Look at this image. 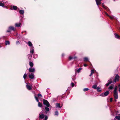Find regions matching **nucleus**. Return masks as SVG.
<instances>
[{"instance_id":"obj_6","label":"nucleus","mask_w":120,"mask_h":120,"mask_svg":"<svg viewBox=\"0 0 120 120\" xmlns=\"http://www.w3.org/2000/svg\"><path fill=\"white\" fill-rule=\"evenodd\" d=\"M105 14L108 16L111 19H116V17H114V16H110L108 15V14H107V13L105 12Z\"/></svg>"},{"instance_id":"obj_2","label":"nucleus","mask_w":120,"mask_h":120,"mask_svg":"<svg viewBox=\"0 0 120 120\" xmlns=\"http://www.w3.org/2000/svg\"><path fill=\"white\" fill-rule=\"evenodd\" d=\"M43 104L46 105L48 107L50 106V105L48 101L45 100L43 99Z\"/></svg>"},{"instance_id":"obj_35","label":"nucleus","mask_w":120,"mask_h":120,"mask_svg":"<svg viewBox=\"0 0 120 120\" xmlns=\"http://www.w3.org/2000/svg\"><path fill=\"white\" fill-rule=\"evenodd\" d=\"M4 3L1 2H0V6L4 7Z\"/></svg>"},{"instance_id":"obj_31","label":"nucleus","mask_w":120,"mask_h":120,"mask_svg":"<svg viewBox=\"0 0 120 120\" xmlns=\"http://www.w3.org/2000/svg\"><path fill=\"white\" fill-rule=\"evenodd\" d=\"M13 9L15 10H16L17 8L16 6H13Z\"/></svg>"},{"instance_id":"obj_7","label":"nucleus","mask_w":120,"mask_h":120,"mask_svg":"<svg viewBox=\"0 0 120 120\" xmlns=\"http://www.w3.org/2000/svg\"><path fill=\"white\" fill-rule=\"evenodd\" d=\"M114 96L115 98L117 99L118 98V94L117 92H114Z\"/></svg>"},{"instance_id":"obj_49","label":"nucleus","mask_w":120,"mask_h":120,"mask_svg":"<svg viewBox=\"0 0 120 120\" xmlns=\"http://www.w3.org/2000/svg\"><path fill=\"white\" fill-rule=\"evenodd\" d=\"M64 56V54H62V56L63 57Z\"/></svg>"},{"instance_id":"obj_15","label":"nucleus","mask_w":120,"mask_h":120,"mask_svg":"<svg viewBox=\"0 0 120 120\" xmlns=\"http://www.w3.org/2000/svg\"><path fill=\"white\" fill-rule=\"evenodd\" d=\"M117 119L118 120H120V114L118 116H116L115 119Z\"/></svg>"},{"instance_id":"obj_34","label":"nucleus","mask_w":120,"mask_h":120,"mask_svg":"<svg viewBox=\"0 0 120 120\" xmlns=\"http://www.w3.org/2000/svg\"><path fill=\"white\" fill-rule=\"evenodd\" d=\"M55 115L56 116H58V113L57 110H56L55 112Z\"/></svg>"},{"instance_id":"obj_25","label":"nucleus","mask_w":120,"mask_h":120,"mask_svg":"<svg viewBox=\"0 0 120 120\" xmlns=\"http://www.w3.org/2000/svg\"><path fill=\"white\" fill-rule=\"evenodd\" d=\"M82 68H79L78 69L76 70V72H77L78 73H79L80 71L82 69Z\"/></svg>"},{"instance_id":"obj_40","label":"nucleus","mask_w":120,"mask_h":120,"mask_svg":"<svg viewBox=\"0 0 120 120\" xmlns=\"http://www.w3.org/2000/svg\"><path fill=\"white\" fill-rule=\"evenodd\" d=\"M48 117L46 116L45 117V120H47L48 119Z\"/></svg>"},{"instance_id":"obj_54","label":"nucleus","mask_w":120,"mask_h":120,"mask_svg":"<svg viewBox=\"0 0 120 120\" xmlns=\"http://www.w3.org/2000/svg\"><path fill=\"white\" fill-rule=\"evenodd\" d=\"M24 32H26V31H25Z\"/></svg>"},{"instance_id":"obj_21","label":"nucleus","mask_w":120,"mask_h":120,"mask_svg":"<svg viewBox=\"0 0 120 120\" xmlns=\"http://www.w3.org/2000/svg\"><path fill=\"white\" fill-rule=\"evenodd\" d=\"M20 14H23L24 13V11L23 10H20L19 11Z\"/></svg>"},{"instance_id":"obj_16","label":"nucleus","mask_w":120,"mask_h":120,"mask_svg":"<svg viewBox=\"0 0 120 120\" xmlns=\"http://www.w3.org/2000/svg\"><path fill=\"white\" fill-rule=\"evenodd\" d=\"M15 25L16 27H19L21 25V23H17L15 24Z\"/></svg>"},{"instance_id":"obj_11","label":"nucleus","mask_w":120,"mask_h":120,"mask_svg":"<svg viewBox=\"0 0 120 120\" xmlns=\"http://www.w3.org/2000/svg\"><path fill=\"white\" fill-rule=\"evenodd\" d=\"M34 74L33 73L32 74H30L29 75V78L31 79H34Z\"/></svg>"},{"instance_id":"obj_28","label":"nucleus","mask_w":120,"mask_h":120,"mask_svg":"<svg viewBox=\"0 0 120 120\" xmlns=\"http://www.w3.org/2000/svg\"><path fill=\"white\" fill-rule=\"evenodd\" d=\"M102 6L103 7V8H104L107 9V8L105 6V5H104V3H102Z\"/></svg>"},{"instance_id":"obj_32","label":"nucleus","mask_w":120,"mask_h":120,"mask_svg":"<svg viewBox=\"0 0 120 120\" xmlns=\"http://www.w3.org/2000/svg\"><path fill=\"white\" fill-rule=\"evenodd\" d=\"M89 90V89L87 88H85L83 89V90L85 92L86 91H88Z\"/></svg>"},{"instance_id":"obj_3","label":"nucleus","mask_w":120,"mask_h":120,"mask_svg":"<svg viewBox=\"0 0 120 120\" xmlns=\"http://www.w3.org/2000/svg\"><path fill=\"white\" fill-rule=\"evenodd\" d=\"M120 77L118 74H116V76L114 78V82L115 83H116L117 81L118 82L119 79Z\"/></svg>"},{"instance_id":"obj_44","label":"nucleus","mask_w":120,"mask_h":120,"mask_svg":"<svg viewBox=\"0 0 120 120\" xmlns=\"http://www.w3.org/2000/svg\"><path fill=\"white\" fill-rule=\"evenodd\" d=\"M110 84L109 83H107V84H106V86H109V85Z\"/></svg>"},{"instance_id":"obj_17","label":"nucleus","mask_w":120,"mask_h":120,"mask_svg":"<svg viewBox=\"0 0 120 120\" xmlns=\"http://www.w3.org/2000/svg\"><path fill=\"white\" fill-rule=\"evenodd\" d=\"M26 88L29 90H31L32 89V88L29 85L27 84L26 85Z\"/></svg>"},{"instance_id":"obj_23","label":"nucleus","mask_w":120,"mask_h":120,"mask_svg":"<svg viewBox=\"0 0 120 120\" xmlns=\"http://www.w3.org/2000/svg\"><path fill=\"white\" fill-rule=\"evenodd\" d=\"M96 89L97 90V91L98 92H100L101 91V90L99 87H97Z\"/></svg>"},{"instance_id":"obj_13","label":"nucleus","mask_w":120,"mask_h":120,"mask_svg":"<svg viewBox=\"0 0 120 120\" xmlns=\"http://www.w3.org/2000/svg\"><path fill=\"white\" fill-rule=\"evenodd\" d=\"M49 109L48 107L47 106L45 107V113H47L49 111Z\"/></svg>"},{"instance_id":"obj_5","label":"nucleus","mask_w":120,"mask_h":120,"mask_svg":"<svg viewBox=\"0 0 120 120\" xmlns=\"http://www.w3.org/2000/svg\"><path fill=\"white\" fill-rule=\"evenodd\" d=\"M102 0H95L97 5H98V8L99 9V5L101 4V1Z\"/></svg>"},{"instance_id":"obj_39","label":"nucleus","mask_w":120,"mask_h":120,"mask_svg":"<svg viewBox=\"0 0 120 120\" xmlns=\"http://www.w3.org/2000/svg\"><path fill=\"white\" fill-rule=\"evenodd\" d=\"M94 72V70L93 69H92L91 70V73H92V74H93Z\"/></svg>"},{"instance_id":"obj_50","label":"nucleus","mask_w":120,"mask_h":120,"mask_svg":"<svg viewBox=\"0 0 120 120\" xmlns=\"http://www.w3.org/2000/svg\"><path fill=\"white\" fill-rule=\"evenodd\" d=\"M119 91L120 92V87L119 88Z\"/></svg>"},{"instance_id":"obj_38","label":"nucleus","mask_w":120,"mask_h":120,"mask_svg":"<svg viewBox=\"0 0 120 120\" xmlns=\"http://www.w3.org/2000/svg\"><path fill=\"white\" fill-rule=\"evenodd\" d=\"M38 97L40 96L41 97H42V95H41V94H39V93L38 94Z\"/></svg>"},{"instance_id":"obj_42","label":"nucleus","mask_w":120,"mask_h":120,"mask_svg":"<svg viewBox=\"0 0 120 120\" xmlns=\"http://www.w3.org/2000/svg\"><path fill=\"white\" fill-rule=\"evenodd\" d=\"M16 44L18 45V44H19V41H16Z\"/></svg>"},{"instance_id":"obj_8","label":"nucleus","mask_w":120,"mask_h":120,"mask_svg":"<svg viewBox=\"0 0 120 120\" xmlns=\"http://www.w3.org/2000/svg\"><path fill=\"white\" fill-rule=\"evenodd\" d=\"M30 52L32 54H33L34 53V47L33 46L31 47L30 48Z\"/></svg>"},{"instance_id":"obj_12","label":"nucleus","mask_w":120,"mask_h":120,"mask_svg":"<svg viewBox=\"0 0 120 120\" xmlns=\"http://www.w3.org/2000/svg\"><path fill=\"white\" fill-rule=\"evenodd\" d=\"M42 113V112H41L39 114V117L41 119H43L45 117V115L44 114H41V113Z\"/></svg>"},{"instance_id":"obj_47","label":"nucleus","mask_w":120,"mask_h":120,"mask_svg":"<svg viewBox=\"0 0 120 120\" xmlns=\"http://www.w3.org/2000/svg\"><path fill=\"white\" fill-rule=\"evenodd\" d=\"M84 67H86L87 66V65L86 64H84Z\"/></svg>"},{"instance_id":"obj_20","label":"nucleus","mask_w":120,"mask_h":120,"mask_svg":"<svg viewBox=\"0 0 120 120\" xmlns=\"http://www.w3.org/2000/svg\"><path fill=\"white\" fill-rule=\"evenodd\" d=\"M114 86V85L113 84L111 85L109 87V89L111 90H112Z\"/></svg>"},{"instance_id":"obj_56","label":"nucleus","mask_w":120,"mask_h":120,"mask_svg":"<svg viewBox=\"0 0 120 120\" xmlns=\"http://www.w3.org/2000/svg\"><path fill=\"white\" fill-rule=\"evenodd\" d=\"M118 103H120V102H118Z\"/></svg>"},{"instance_id":"obj_14","label":"nucleus","mask_w":120,"mask_h":120,"mask_svg":"<svg viewBox=\"0 0 120 120\" xmlns=\"http://www.w3.org/2000/svg\"><path fill=\"white\" fill-rule=\"evenodd\" d=\"M114 35H115V37L118 39H120V36H119L116 33H115L114 34Z\"/></svg>"},{"instance_id":"obj_52","label":"nucleus","mask_w":120,"mask_h":120,"mask_svg":"<svg viewBox=\"0 0 120 120\" xmlns=\"http://www.w3.org/2000/svg\"><path fill=\"white\" fill-rule=\"evenodd\" d=\"M36 55V57H37V55Z\"/></svg>"},{"instance_id":"obj_30","label":"nucleus","mask_w":120,"mask_h":120,"mask_svg":"<svg viewBox=\"0 0 120 120\" xmlns=\"http://www.w3.org/2000/svg\"><path fill=\"white\" fill-rule=\"evenodd\" d=\"M10 42L9 41H6L5 42V44L6 45H9L10 44Z\"/></svg>"},{"instance_id":"obj_46","label":"nucleus","mask_w":120,"mask_h":120,"mask_svg":"<svg viewBox=\"0 0 120 120\" xmlns=\"http://www.w3.org/2000/svg\"><path fill=\"white\" fill-rule=\"evenodd\" d=\"M113 79V78L111 77V78H110V79L109 80H111L112 81Z\"/></svg>"},{"instance_id":"obj_53","label":"nucleus","mask_w":120,"mask_h":120,"mask_svg":"<svg viewBox=\"0 0 120 120\" xmlns=\"http://www.w3.org/2000/svg\"><path fill=\"white\" fill-rule=\"evenodd\" d=\"M23 32H22V33H23Z\"/></svg>"},{"instance_id":"obj_29","label":"nucleus","mask_w":120,"mask_h":120,"mask_svg":"<svg viewBox=\"0 0 120 120\" xmlns=\"http://www.w3.org/2000/svg\"><path fill=\"white\" fill-rule=\"evenodd\" d=\"M108 83H109L110 84L111 83H114L113 82H112V81L111 80H109L108 81Z\"/></svg>"},{"instance_id":"obj_26","label":"nucleus","mask_w":120,"mask_h":120,"mask_svg":"<svg viewBox=\"0 0 120 120\" xmlns=\"http://www.w3.org/2000/svg\"><path fill=\"white\" fill-rule=\"evenodd\" d=\"M84 60L85 61H89L88 60V58L87 57H85L84 58Z\"/></svg>"},{"instance_id":"obj_41","label":"nucleus","mask_w":120,"mask_h":120,"mask_svg":"<svg viewBox=\"0 0 120 120\" xmlns=\"http://www.w3.org/2000/svg\"><path fill=\"white\" fill-rule=\"evenodd\" d=\"M10 29H9V28H8V30L7 31V32H10L11 31H10Z\"/></svg>"},{"instance_id":"obj_33","label":"nucleus","mask_w":120,"mask_h":120,"mask_svg":"<svg viewBox=\"0 0 120 120\" xmlns=\"http://www.w3.org/2000/svg\"><path fill=\"white\" fill-rule=\"evenodd\" d=\"M27 76V74L26 73H25L24 75H23V78L24 79H25L26 76Z\"/></svg>"},{"instance_id":"obj_22","label":"nucleus","mask_w":120,"mask_h":120,"mask_svg":"<svg viewBox=\"0 0 120 120\" xmlns=\"http://www.w3.org/2000/svg\"><path fill=\"white\" fill-rule=\"evenodd\" d=\"M97 88V85L96 84L93 85L92 86V88L94 89H96Z\"/></svg>"},{"instance_id":"obj_24","label":"nucleus","mask_w":120,"mask_h":120,"mask_svg":"<svg viewBox=\"0 0 120 120\" xmlns=\"http://www.w3.org/2000/svg\"><path fill=\"white\" fill-rule=\"evenodd\" d=\"M76 58V57H72L71 56H70L69 57V59L70 60H71L72 59H75Z\"/></svg>"},{"instance_id":"obj_45","label":"nucleus","mask_w":120,"mask_h":120,"mask_svg":"<svg viewBox=\"0 0 120 120\" xmlns=\"http://www.w3.org/2000/svg\"><path fill=\"white\" fill-rule=\"evenodd\" d=\"M112 98H110V101L111 102H112Z\"/></svg>"},{"instance_id":"obj_51","label":"nucleus","mask_w":120,"mask_h":120,"mask_svg":"<svg viewBox=\"0 0 120 120\" xmlns=\"http://www.w3.org/2000/svg\"><path fill=\"white\" fill-rule=\"evenodd\" d=\"M118 86L119 87H120V84H119L118 85Z\"/></svg>"},{"instance_id":"obj_9","label":"nucleus","mask_w":120,"mask_h":120,"mask_svg":"<svg viewBox=\"0 0 120 120\" xmlns=\"http://www.w3.org/2000/svg\"><path fill=\"white\" fill-rule=\"evenodd\" d=\"M28 70L29 72H34L35 71V69L34 68H29Z\"/></svg>"},{"instance_id":"obj_43","label":"nucleus","mask_w":120,"mask_h":120,"mask_svg":"<svg viewBox=\"0 0 120 120\" xmlns=\"http://www.w3.org/2000/svg\"><path fill=\"white\" fill-rule=\"evenodd\" d=\"M71 86L72 87H73V86H74V84L72 82L71 83Z\"/></svg>"},{"instance_id":"obj_37","label":"nucleus","mask_w":120,"mask_h":120,"mask_svg":"<svg viewBox=\"0 0 120 120\" xmlns=\"http://www.w3.org/2000/svg\"><path fill=\"white\" fill-rule=\"evenodd\" d=\"M117 86H116L115 88L114 92H117Z\"/></svg>"},{"instance_id":"obj_48","label":"nucleus","mask_w":120,"mask_h":120,"mask_svg":"<svg viewBox=\"0 0 120 120\" xmlns=\"http://www.w3.org/2000/svg\"><path fill=\"white\" fill-rule=\"evenodd\" d=\"M93 74H92V73H91L90 74V75L89 76H92V75H93Z\"/></svg>"},{"instance_id":"obj_27","label":"nucleus","mask_w":120,"mask_h":120,"mask_svg":"<svg viewBox=\"0 0 120 120\" xmlns=\"http://www.w3.org/2000/svg\"><path fill=\"white\" fill-rule=\"evenodd\" d=\"M29 65L31 67H32L34 65L33 63L32 62H30L29 63Z\"/></svg>"},{"instance_id":"obj_19","label":"nucleus","mask_w":120,"mask_h":120,"mask_svg":"<svg viewBox=\"0 0 120 120\" xmlns=\"http://www.w3.org/2000/svg\"><path fill=\"white\" fill-rule=\"evenodd\" d=\"M9 29H10L11 30H12L13 31H15V30L14 27L12 26H10L9 27Z\"/></svg>"},{"instance_id":"obj_55","label":"nucleus","mask_w":120,"mask_h":120,"mask_svg":"<svg viewBox=\"0 0 120 120\" xmlns=\"http://www.w3.org/2000/svg\"><path fill=\"white\" fill-rule=\"evenodd\" d=\"M116 119H115V118H114V120H115Z\"/></svg>"},{"instance_id":"obj_1","label":"nucleus","mask_w":120,"mask_h":120,"mask_svg":"<svg viewBox=\"0 0 120 120\" xmlns=\"http://www.w3.org/2000/svg\"><path fill=\"white\" fill-rule=\"evenodd\" d=\"M109 91H107L105 92L104 93H101L100 94V96L102 97H104L107 96L109 94Z\"/></svg>"},{"instance_id":"obj_4","label":"nucleus","mask_w":120,"mask_h":120,"mask_svg":"<svg viewBox=\"0 0 120 120\" xmlns=\"http://www.w3.org/2000/svg\"><path fill=\"white\" fill-rule=\"evenodd\" d=\"M35 98L36 100L38 102V106L40 107H42V104L40 102H39V100L37 97L36 96H35Z\"/></svg>"},{"instance_id":"obj_10","label":"nucleus","mask_w":120,"mask_h":120,"mask_svg":"<svg viewBox=\"0 0 120 120\" xmlns=\"http://www.w3.org/2000/svg\"><path fill=\"white\" fill-rule=\"evenodd\" d=\"M56 108H60L62 107V106H60V104L57 103H56Z\"/></svg>"},{"instance_id":"obj_18","label":"nucleus","mask_w":120,"mask_h":120,"mask_svg":"<svg viewBox=\"0 0 120 120\" xmlns=\"http://www.w3.org/2000/svg\"><path fill=\"white\" fill-rule=\"evenodd\" d=\"M28 45L30 47L33 46V45L31 42L30 41H28V43H27Z\"/></svg>"},{"instance_id":"obj_36","label":"nucleus","mask_w":120,"mask_h":120,"mask_svg":"<svg viewBox=\"0 0 120 120\" xmlns=\"http://www.w3.org/2000/svg\"><path fill=\"white\" fill-rule=\"evenodd\" d=\"M29 59H30L31 58L32 56L30 54H29L27 55Z\"/></svg>"}]
</instances>
